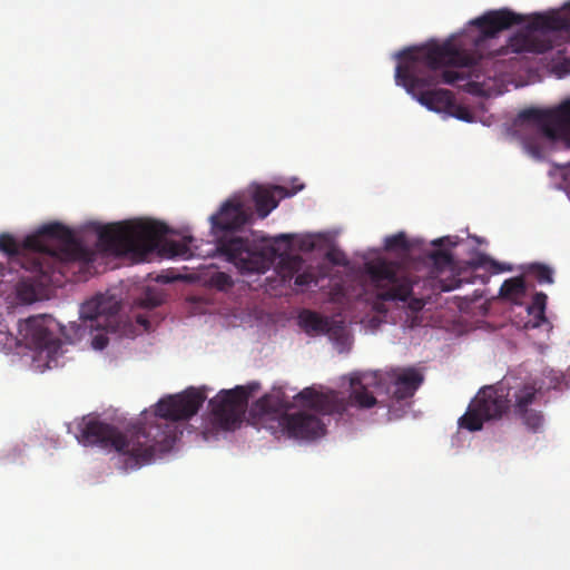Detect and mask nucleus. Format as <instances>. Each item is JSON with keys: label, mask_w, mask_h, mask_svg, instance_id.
Listing matches in <instances>:
<instances>
[{"label": "nucleus", "mask_w": 570, "mask_h": 570, "mask_svg": "<svg viewBox=\"0 0 570 570\" xmlns=\"http://www.w3.org/2000/svg\"><path fill=\"white\" fill-rule=\"evenodd\" d=\"M294 283L297 287L303 288L308 287L312 284L317 285V278L313 272L304 271L303 273L296 275Z\"/></svg>", "instance_id": "c85d7f7f"}, {"label": "nucleus", "mask_w": 570, "mask_h": 570, "mask_svg": "<svg viewBox=\"0 0 570 570\" xmlns=\"http://www.w3.org/2000/svg\"><path fill=\"white\" fill-rule=\"evenodd\" d=\"M167 228L155 222H124L101 226L98 229L97 246L101 252L115 256H128L136 262L149 261L157 253L161 257L183 259L194 254L190 245L194 237L183 240L164 239Z\"/></svg>", "instance_id": "20e7f679"}, {"label": "nucleus", "mask_w": 570, "mask_h": 570, "mask_svg": "<svg viewBox=\"0 0 570 570\" xmlns=\"http://www.w3.org/2000/svg\"><path fill=\"white\" fill-rule=\"evenodd\" d=\"M24 247L33 252L21 266L30 274L21 276L16 285L17 299L22 304L40 299L52 282V274L56 271L62 274L66 264L95 259V250L86 247L69 227L58 222L43 225L27 236Z\"/></svg>", "instance_id": "7ed1b4c3"}, {"label": "nucleus", "mask_w": 570, "mask_h": 570, "mask_svg": "<svg viewBox=\"0 0 570 570\" xmlns=\"http://www.w3.org/2000/svg\"><path fill=\"white\" fill-rule=\"evenodd\" d=\"M432 244L434 246H443V245L455 246L456 242L453 240L452 237L446 236V237H442V238L433 240Z\"/></svg>", "instance_id": "c9c22d12"}, {"label": "nucleus", "mask_w": 570, "mask_h": 570, "mask_svg": "<svg viewBox=\"0 0 570 570\" xmlns=\"http://www.w3.org/2000/svg\"><path fill=\"white\" fill-rule=\"evenodd\" d=\"M480 265L489 266L493 273L511 271L510 266H505L504 264H501V263H499L490 257H485V256L481 258Z\"/></svg>", "instance_id": "2f4dec72"}, {"label": "nucleus", "mask_w": 570, "mask_h": 570, "mask_svg": "<svg viewBox=\"0 0 570 570\" xmlns=\"http://www.w3.org/2000/svg\"><path fill=\"white\" fill-rule=\"evenodd\" d=\"M137 323L141 324V325H147L148 324V321L141 316V315H138L137 316Z\"/></svg>", "instance_id": "4c0bfd02"}, {"label": "nucleus", "mask_w": 570, "mask_h": 570, "mask_svg": "<svg viewBox=\"0 0 570 570\" xmlns=\"http://www.w3.org/2000/svg\"><path fill=\"white\" fill-rule=\"evenodd\" d=\"M163 302H164L163 294L159 291H157L155 288H150V287H148L144 292L142 296L139 298V305L145 308L157 307V306L161 305Z\"/></svg>", "instance_id": "bb28decb"}, {"label": "nucleus", "mask_w": 570, "mask_h": 570, "mask_svg": "<svg viewBox=\"0 0 570 570\" xmlns=\"http://www.w3.org/2000/svg\"><path fill=\"white\" fill-rule=\"evenodd\" d=\"M210 283L216 288L224 291L233 286L234 282L232 277L224 273V272H217L210 277Z\"/></svg>", "instance_id": "cd10ccee"}, {"label": "nucleus", "mask_w": 570, "mask_h": 570, "mask_svg": "<svg viewBox=\"0 0 570 570\" xmlns=\"http://www.w3.org/2000/svg\"><path fill=\"white\" fill-rule=\"evenodd\" d=\"M452 109H454L453 115L460 120L471 121L473 118L471 111L465 107L456 106L454 104V107Z\"/></svg>", "instance_id": "473e14b6"}, {"label": "nucleus", "mask_w": 570, "mask_h": 570, "mask_svg": "<svg viewBox=\"0 0 570 570\" xmlns=\"http://www.w3.org/2000/svg\"><path fill=\"white\" fill-rule=\"evenodd\" d=\"M460 283H461L460 279H454V282L452 284H442L441 285V289L444 291V292H450V291L459 287Z\"/></svg>", "instance_id": "e433bc0d"}, {"label": "nucleus", "mask_w": 570, "mask_h": 570, "mask_svg": "<svg viewBox=\"0 0 570 570\" xmlns=\"http://www.w3.org/2000/svg\"><path fill=\"white\" fill-rule=\"evenodd\" d=\"M276 239H289V236L288 235H279L278 237H276Z\"/></svg>", "instance_id": "58836bf2"}, {"label": "nucleus", "mask_w": 570, "mask_h": 570, "mask_svg": "<svg viewBox=\"0 0 570 570\" xmlns=\"http://www.w3.org/2000/svg\"><path fill=\"white\" fill-rule=\"evenodd\" d=\"M286 195V190L284 187L281 186H273V187H264V186H256L253 196L252 202L255 206L256 213L258 217L265 218L268 216V214L277 207L278 199L283 198Z\"/></svg>", "instance_id": "6ab92c4d"}, {"label": "nucleus", "mask_w": 570, "mask_h": 570, "mask_svg": "<svg viewBox=\"0 0 570 570\" xmlns=\"http://www.w3.org/2000/svg\"><path fill=\"white\" fill-rule=\"evenodd\" d=\"M304 261L298 255H284L279 258L277 269L283 281L291 279L303 268Z\"/></svg>", "instance_id": "4be33fe9"}, {"label": "nucleus", "mask_w": 570, "mask_h": 570, "mask_svg": "<svg viewBox=\"0 0 570 570\" xmlns=\"http://www.w3.org/2000/svg\"><path fill=\"white\" fill-rule=\"evenodd\" d=\"M560 33L570 35V18L558 11L534 13L525 28L509 39L508 47L515 53H544L556 50L552 70L562 76L570 71V40L556 43Z\"/></svg>", "instance_id": "423d86ee"}, {"label": "nucleus", "mask_w": 570, "mask_h": 570, "mask_svg": "<svg viewBox=\"0 0 570 570\" xmlns=\"http://www.w3.org/2000/svg\"><path fill=\"white\" fill-rule=\"evenodd\" d=\"M0 250L8 254L12 262H16L22 266L23 262H27L33 249L24 247V240L22 244H18L16 238L10 234L0 235Z\"/></svg>", "instance_id": "aec40b11"}, {"label": "nucleus", "mask_w": 570, "mask_h": 570, "mask_svg": "<svg viewBox=\"0 0 570 570\" xmlns=\"http://www.w3.org/2000/svg\"><path fill=\"white\" fill-rule=\"evenodd\" d=\"M258 389V383H250L246 386L237 385L234 389L220 391L209 401L215 421L225 430L234 428L242 421L249 396Z\"/></svg>", "instance_id": "9b49d317"}, {"label": "nucleus", "mask_w": 570, "mask_h": 570, "mask_svg": "<svg viewBox=\"0 0 570 570\" xmlns=\"http://www.w3.org/2000/svg\"><path fill=\"white\" fill-rule=\"evenodd\" d=\"M548 296L543 292H538L532 297L530 312L537 311L540 316L544 315Z\"/></svg>", "instance_id": "c756f323"}, {"label": "nucleus", "mask_w": 570, "mask_h": 570, "mask_svg": "<svg viewBox=\"0 0 570 570\" xmlns=\"http://www.w3.org/2000/svg\"><path fill=\"white\" fill-rule=\"evenodd\" d=\"M254 218L253 206L240 198L226 200L219 212L210 217L212 228L215 233L226 234L217 239V250L233 263L240 273L263 274L274 263L276 250L250 242L248 238L228 235L238 230Z\"/></svg>", "instance_id": "39448f33"}, {"label": "nucleus", "mask_w": 570, "mask_h": 570, "mask_svg": "<svg viewBox=\"0 0 570 570\" xmlns=\"http://www.w3.org/2000/svg\"><path fill=\"white\" fill-rule=\"evenodd\" d=\"M350 387L351 391L347 397L333 390L320 392L314 387H305L297 393L296 399L305 401L307 406L322 414H343L350 406L371 409L376 404L375 396L362 383L360 377H352Z\"/></svg>", "instance_id": "6e6552de"}, {"label": "nucleus", "mask_w": 570, "mask_h": 570, "mask_svg": "<svg viewBox=\"0 0 570 570\" xmlns=\"http://www.w3.org/2000/svg\"><path fill=\"white\" fill-rule=\"evenodd\" d=\"M527 286L522 277L505 279L500 287V295L504 298H519L525 294Z\"/></svg>", "instance_id": "5701e85b"}, {"label": "nucleus", "mask_w": 570, "mask_h": 570, "mask_svg": "<svg viewBox=\"0 0 570 570\" xmlns=\"http://www.w3.org/2000/svg\"><path fill=\"white\" fill-rule=\"evenodd\" d=\"M55 320L48 315H38L29 317L26 321V338L37 348H47L55 342L51 330Z\"/></svg>", "instance_id": "a211bd4d"}, {"label": "nucleus", "mask_w": 570, "mask_h": 570, "mask_svg": "<svg viewBox=\"0 0 570 570\" xmlns=\"http://www.w3.org/2000/svg\"><path fill=\"white\" fill-rule=\"evenodd\" d=\"M505 396L509 399V411L529 431L538 433L544 424L542 406V387L534 380H520L505 376Z\"/></svg>", "instance_id": "0eeeda50"}, {"label": "nucleus", "mask_w": 570, "mask_h": 570, "mask_svg": "<svg viewBox=\"0 0 570 570\" xmlns=\"http://www.w3.org/2000/svg\"><path fill=\"white\" fill-rule=\"evenodd\" d=\"M527 20L525 17L514 13L508 9L492 10L483 16L475 18L471 24L475 26L482 39L493 38L499 32L507 30L515 24H521Z\"/></svg>", "instance_id": "f3484780"}, {"label": "nucleus", "mask_w": 570, "mask_h": 570, "mask_svg": "<svg viewBox=\"0 0 570 570\" xmlns=\"http://www.w3.org/2000/svg\"><path fill=\"white\" fill-rule=\"evenodd\" d=\"M563 188L570 194V163L562 170Z\"/></svg>", "instance_id": "f704fd0d"}, {"label": "nucleus", "mask_w": 570, "mask_h": 570, "mask_svg": "<svg viewBox=\"0 0 570 570\" xmlns=\"http://www.w3.org/2000/svg\"><path fill=\"white\" fill-rule=\"evenodd\" d=\"M108 342H109V340L106 336V334L98 333L92 338V346L96 350H104L108 345Z\"/></svg>", "instance_id": "72a5a7b5"}, {"label": "nucleus", "mask_w": 570, "mask_h": 570, "mask_svg": "<svg viewBox=\"0 0 570 570\" xmlns=\"http://www.w3.org/2000/svg\"><path fill=\"white\" fill-rule=\"evenodd\" d=\"M206 399L204 389L188 387L159 400L153 420L132 425L125 434L108 423L88 420L81 423L78 439L85 445L114 449L127 456V468L138 469L173 449L181 433L177 422L194 416Z\"/></svg>", "instance_id": "f257e3e1"}, {"label": "nucleus", "mask_w": 570, "mask_h": 570, "mask_svg": "<svg viewBox=\"0 0 570 570\" xmlns=\"http://www.w3.org/2000/svg\"><path fill=\"white\" fill-rule=\"evenodd\" d=\"M299 324L306 333L324 334L330 332V320L316 312L303 311L299 314Z\"/></svg>", "instance_id": "412c9836"}, {"label": "nucleus", "mask_w": 570, "mask_h": 570, "mask_svg": "<svg viewBox=\"0 0 570 570\" xmlns=\"http://www.w3.org/2000/svg\"><path fill=\"white\" fill-rule=\"evenodd\" d=\"M326 259L337 266H346L348 264L345 254L338 249H330L326 253Z\"/></svg>", "instance_id": "7c9ffc66"}, {"label": "nucleus", "mask_w": 570, "mask_h": 570, "mask_svg": "<svg viewBox=\"0 0 570 570\" xmlns=\"http://www.w3.org/2000/svg\"><path fill=\"white\" fill-rule=\"evenodd\" d=\"M509 405L504 380L494 385H485L459 419V426L470 432L480 431L484 422L501 419L509 411Z\"/></svg>", "instance_id": "9d476101"}, {"label": "nucleus", "mask_w": 570, "mask_h": 570, "mask_svg": "<svg viewBox=\"0 0 570 570\" xmlns=\"http://www.w3.org/2000/svg\"><path fill=\"white\" fill-rule=\"evenodd\" d=\"M294 407L291 397L285 394L283 389L274 387L269 393L258 399L252 411L259 414L261 420L265 422H274L268 428L274 434H277L278 420Z\"/></svg>", "instance_id": "2eb2a0df"}, {"label": "nucleus", "mask_w": 570, "mask_h": 570, "mask_svg": "<svg viewBox=\"0 0 570 570\" xmlns=\"http://www.w3.org/2000/svg\"><path fill=\"white\" fill-rule=\"evenodd\" d=\"M384 248L387 252H400L407 254L411 250L412 245L409 242L405 233L400 232L397 234L385 237Z\"/></svg>", "instance_id": "b1692460"}, {"label": "nucleus", "mask_w": 570, "mask_h": 570, "mask_svg": "<svg viewBox=\"0 0 570 570\" xmlns=\"http://www.w3.org/2000/svg\"><path fill=\"white\" fill-rule=\"evenodd\" d=\"M518 119L535 125L549 139L562 137L570 132V100L549 110L524 109L519 112Z\"/></svg>", "instance_id": "ddd939ff"}, {"label": "nucleus", "mask_w": 570, "mask_h": 570, "mask_svg": "<svg viewBox=\"0 0 570 570\" xmlns=\"http://www.w3.org/2000/svg\"><path fill=\"white\" fill-rule=\"evenodd\" d=\"M433 266L436 271L443 272L445 269L452 271L454 267L453 257L446 249H436L431 254Z\"/></svg>", "instance_id": "393cba45"}, {"label": "nucleus", "mask_w": 570, "mask_h": 570, "mask_svg": "<svg viewBox=\"0 0 570 570\" xmlns=\"http://www.w3.org/2000/svg\"><path fill=\"white\" fill-rule=\"evenodd\" d=\"M528 274L532 275L540 284L553 283L552 269L543 264L534 263L528 267Z\"/></svg>", "instance_id": "a878e982"}, {"label": "nucleus", "mask_w": 570, "mask_h": 570, "mask_svg": "<svg viewBox=\"0 0 570 570\" xmlns=\"http://www.w3.org/2000/svg\"><path fill=\"white\" fill-rule=\"evenodd\" d=\"M296 396L297 394L293 399L307 410H301L281 416L277 433L289 439L306 441L323 436L326 432V425L320 417V415L323 414L307 406L305 401L297 400Z\"/></svg>", "instance_id": "f8f14e48"}, {"label": "nucleus", "mask_w": 570, "mask_h": 570, "mask_svg": "<svg viewBox=\"0 0 570 570\" xmlns=\"http://www.w3.org/2000/svg\"><path fill=\"white\" fill-rule=\"evenodd\" d=\"M120 303L111 295L99 294L80 307V318L85 330L115 331Z\"/></svg>", "instance_id": "4468645a"}, {"label": "nucleus", "mask_w": 570, "mask_h": 570, "mask_svg": "<svg viewBox=\"0 0 570 570\" xmlns=\"http://www.w3.org/2000/svg\"><path fill=\"white\" fill-rule=\"evenodd\" d=\"M372 285L381 301L405 302L412 294L413 282L407 267L394 261L376 258L365 264Z\"/></svg>", "instance_id": "1a4fd4ad"}, {"label": "nucleus", "mask_w": 570, "mask_h": 570, "mask_svg": "<svg viewBox=\"0 0 570 570\" xmlns=\"http://www.w3.org/2000/svg\"><path fill=\"white\" fill-rule=\"evenodd\" d=\"M401 60L395 69V81L428 109L442 112L451 111L454 98L448 89H430L439 82L454 85L465 80L464 72L439 70L444 67H470L478 65L476 57L459 48L453 40L443 42L431 40L422 46L410 47L397 55Z\"/></svg>", "instance_id": "f03ea898"}, {"label": "nucleus", "mask_w": 570, "mask_h": 570, "mask_svg": "<svg viewBox=\"0 0 570 570\" xmlns=\"http://www.w3.org/2000/svg\"><path fill=\"white\" fill-rule=\"evenodd\" d=\"M386 392L395 401H404L414 395L423 382L422 374L415 368H395L386 373Z\"/></svg>", "instance_id": "dca6fc26"}]
</instances>
